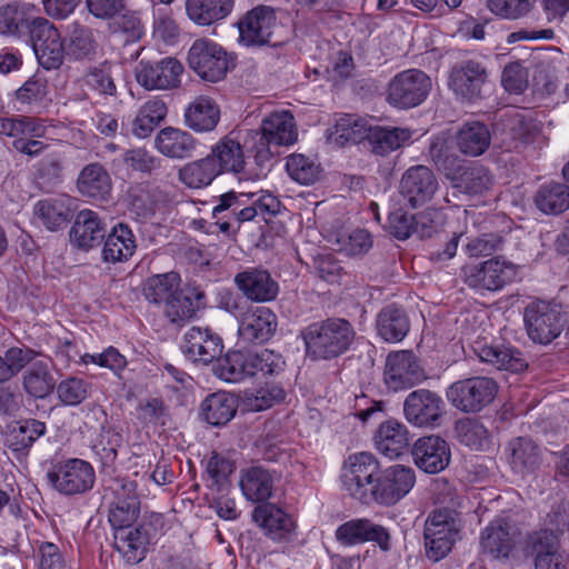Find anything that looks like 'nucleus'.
Returning a JSON list of instances; mask_svg holds the SVG:
<instances>
[{
    "label": "nucleus",
    "instance_id": "obj_1",
    "mask_svg": "<svg viewBox=\"0 0 569 569\" xmlns=\"http://www.w3.org/2000/svg\"><path fill=\"white\" fill-rule=\"evenodd\" d=\"M355 335L351 323L341 318L313 322L301 332L307 356L313 360H330L345 353Z\"/></svg>",
    "mask_w": 569,
    "mask_h": 569
},
{
    "label": "nucleus",
    "instance_id": "obj_2",
    "mask_svg": "<svg viewBox=\"0 0 569 569\" xmlns=\"http://www.w3.org/2000/svg\"><path fill=\"white\" fill-rule=\"evenodd\" d=\"M465 283L478 291H499L515 281L518 266L503 257H492L479 263L462 268Z\"/></svg>",
    "mask_w": 569,
    "mask_h": 569
},
{
    "label": "nucleus",
    "instance_id": "obj_3",
    "mask_svg": "<svg viewBox=\"0 0 569 569\" xmlns=\"http://www.w3.org/2000/svg\"><path fill=\"white\" fill-rule=\"evenodd\" d=\"M249 197H253V194H237L233 191L222 194L219 203L212 209L213 217H218L223 211H233V220L239 228L242 222L251 221L257 216H261L267 221L268 218L280 212L281 202L273 194L262 193L247 204Z\"/></svg>",
    "mask_w": 569,
    "mask_h": 569
},
{
    "label": "nucleus",
    "instance_id": "obj_4",
    "mask_svg": "<svg viewBox=\"0 0 569 569\" xmlns=\"http://www.w3.org/2000/svg\"><path fill=\"white\" fill-rule=\"evenodd\" d=\"M498 392L497 382L489 377H471L453 382L447 390L451 405L462 412H478L491 403Z\"/></svg>",
    "mask_w": 569,
    "mask_h": 569
},
{
    "label": "nucleus",
    "instance_id": "obj_5",
    "mask_svg": "<svg viewBox=\"0 0 569 569\" xmlns=\"http://www.w3.org/2000/svg\"><path fill=\"white\" fill-rule=\"evenodd\" d=\"M380 471L379 461L372 453L351 455L343 467L342 486L355 499L370 503V491Z\"/></svg>",
    "mask_w": 569,
    "mask_h": 569
},
{
    "label": "nucleus",
    "instance_id": "obj_6",
    "mask_svg": "<svg viewBox=\"0 0 569 569\" xmlns=\"http://www.w3.org/2000/svg\"><path fill=\"white\" fill-rule=\"evenodd\" d=\"M247 136L252 140V151L257 156H262L269 149V146H290L297 141L298 132L295 118L290 111H274L263 118L258 130L247 131Z\"/></svg>",
    "mask_w": 569,
    "mask_h": 569
},
{
    "label": "nucleus",
    "instance_id": "obj_7",
    "mask_svg": "<svg viewBox=\"0 0 569 569\" xmlns=\"http://www.w3.org/2000/svg\"><path fill=\"white\" fill-rule=\"evenodd\" d=\"M431 89L430 78L421 70L409 69L396 74L387 89V101L399 109L422 103Z\"/></svg>",
    "mask_w": 569,
    "mask_h": 569
},
{
    "label": "nucleus",
    "instance_id": "obj_8",
    "mask_svg": "<svg viewBox=\"0 0 569 569\" xmlns=\"http://www.w3.org/2000/svg\"><path fill=\"white\" fill-rule=\"evenodd\" d=\"M47 479L58 492L74 496L91 490L96 481V473L88 461L72 458L57 463L47 473Z\"/></svg>",
    "mask_w": 569,
    "mask_h": 569
},
{
    "label": "nucleus",
    "instance_id": "obj_9",
    "mask_svg": "<svg viewBox=\"0 0 569 569\" xmlns=\"http://www.w3.org/2000/svg\"><path fill=\"white\" fill-rule=\"evenodd\" d=\"M188 64L202 80L218 82L229 69L224 49L212 40L197 39L188 51Z\"/></svg>",
    "mask_w": 569,
    "mask_h": 569
},
{
    "label": "nucleus",
    "instance_id": "obj_10",
    "mask_svg": "<svg viewBox=\"0 0 569 569\" xmlns=\"http://www.w3.org/2000/svg\"><path fill=\"white\" fill-rule=\"evenodd\" d=\"M523 319L529 338L541 345H548L559 337L565 322L557 306L541 300L526 307Z\"/></svg>",
    "mask_w": 569,
    "mask_h": 569
},
{
    "label": "nucleus",
    "instance_id": "obj_11",
    "mask_svg": "<svg viewBox=\"0 0 569 569\" xmlns=\"http://www.w3.org/2000/svg\"><path fill=\"white\" fill-rule=\"evenodd\" d=\"M448 84L458 99L475 102L483 98L489 73L481 61L463 60L451 68Z\"/></svg>",
    "mask_w": 569,
    "mask_h": 569
},
{
    "label": "nucleus",
    "instance_id": "obj_12",
    "mask_svg": "<svg viewBox=\"0 0 569 569\" xmlns=\"http://www.w3.org/2000/svg\"><path fill=\"white\" fill-rule=\"evenodd\" d=\"M416 483L413 469L395 465L380 471L370 491V502L393 506L406 497Z\"/></svg>",
    "mask_w": 569,
    "mask_h": 569
},
{
    "label": "nucleus",
    "instance_id": "obj_13",
    "mask_svg": "<svg viewBox=\"0 0 569 569\" xmlns=\"http://www.w3.org/2000/svg\"><path fill=\"white\" fill-rule=\"evenodd\" d=\"M426 557L438 562L451 551L453 543L459 539L457 522L441 511L432 512L425 525Z\"/></svg>",
    "mask_w": 569,
    "mask_h": 569
},
{
    "label": "nucleus",
    "instance_id": "obj_14",
    "mask_svg": "<svg viewBox=\"0 0 569 569\" xmlns=\"http://www.w3.org/2000/svg\"><path fill=\"white\" fill-rule=\"evenodd\" d=\"M425 379V370L411 350L392 351L387 356L383 380L388 389H409Z\"/></svg>",
    "mask_w": 569,
    "mask_h": 569
},
{
    "label": "nucleus",
    "instance_id": "obj_15",
    "mask_svg": "<svg viewBox=\"0 0 569 569\" xmlns=\"http://www.w3.org/2000/svg\"><path fill=\"white\" fill-rule=\"evenodd\" d=\"M30 40L40 66L47 70L58 69L67 54L58 29L46 18L32 23Z\"/></svg>",
    "mask_w": 569,
    "mask_h": 569
},
{
    "label": "nucleus",
    "instance_id": "obj_16",
    "mask_svg": "<svg viewBox=\"0 0 569 569\" xmlns=\"http://www.w3.org/2000/svg\"><path fill=\"white\" fill-rule=\"evenodd\" d=\"M182 72V63L167 57L156 62L140 61L136 68V79L147 90H171L180 86Z\"/></svg>",
    "mask_w": 569,
    "mask_h": 569
},
{
    "label": "nucleus",
    "instance_id": "obj_17",
    "mask_svg": "<svg viewBox=\"0 0 569 569\" xmlns=\"http://www.w3.org/2000/svg\"><path fill=\"white\" fill-rule=\"evenodd\" d=\"M445 411L442 398L435 391L418 389L410 392L403 402L408 422L417 427L439 426Z\"/></svg>",
    "mask_w": 569,
    "mask_h": 569
},
{
    "label": "nucleus",
    "instance_id": "obj_18",
    "mask_svg": "<svg viewBox=\"0 0 569 569\" xmlns=\"http://www.w3.org/2000/svg\"><path fill=\"white\" fill-rule=\"evenodd\" d=\"M277 27L274 10L271 7L258 6L238 21L240 41L248 47L274 44L272 38Z\"/></svg>",
    "mask_w": 569,
    "mask_h": 569
},
{
    "label": "nucleus",
    "instance_id": "obj_19",
    "mask_svg": "<svg viewBox=\"0 0 569 569\" xmlns=\"http://www.w3.org/2000/svg\"><path fill=\"white\" fill-rule=\"evenodd\" d=\"M439 189L433 171L423 164L408 168L400 180V194L412 208L421 207L431 201Z\"/></svg>",
    "mask_w": 569,
    "mask_h": 569
},
{
    "label": "nucleus",
    "instance_id": "obj_20",
    "mask_svg": "<svg viewBox=\"0 0 569 569\" xmlns=\"http://www.w3.org/2000/svg\"><path fill=\"white\" fill-rule=\"evenodd\" d=\"M523 552L532 557L535 569H567V559L558 550V539L551 530L528 535Z\"/></svg>",
    "mask_w": 569,
    "mask_h": 569
},
{
    "label": "nucleus",
    "instance_id": "obj_21",
    "mask_svg": "<svg viewBox=\"0 0 569 569\" xmlns=\"http://www.w3.org/2000/svg\"><path fill=\"white\" fill-rule=\"evenodd\" d=\"M182 351L192 362L209 365L221 356V337L206 327H191L183 336Z\"/></svg>",
    "mask_w": 569,
    "mask_h": 569
},
{
    "label": "nucleus",
    "instance_id": "obj_22",
    "mask_svg": "<svg viewBox=\"0 0 569 569\" xmlns=\"http://www.w3.org/2000/svg\"><path fill=\"white\" fill-rule=\"evenodd\" d=\"M411 455L415 465L426 473H438L445 470L451 459L449 443L436 435L417 439L412 446Z\"/></svg>",
    "mask_w": 569,
    "mask_h": 569
},
{
    "label": "nucleus",
    "instance_id": "obj_23",
    "mask_svg": "<svg viewBox=\"0 0 569 569\" xmlns=\"http://www.w3.org/2000/svg\"><path fill=\"white\" fill-rule=\"evenodd\" d=\"M336 538L346 546L373 541L385 551L390 549L389 531L367 518L352 519L340 525L336 530Z\"/></svg>",
    "mask_w": 569,
    "mask_h": 569
},
{
    "label": "nucleus",
    "instance_id": "obj_24",
    "mask_svg": "<svg viewBox=\"0 0 569 569\" xmlns=\"http://www.w3.org/2000/svg\"><path fill=\"white\" fill-rule=\"evenodd\" d=\"M277 329V316L267 307L249 308L241 313L239 337L247 342L268 341Z\"/></svg>",
    "mask_w": 569,
    "mask_h": 569
},
{
    "label": "nucleus",
    "instance_id": "obj_25",
    "mask_svg": "<svg viewBox=\"0 0 569 569\" xmlns=\"http://www.w3.org/2000/svg\"><path fill=\"white\" fill-rule=\"evenodd\" d=\"M473 351L481 362L498 370L519 373L528 368L523 353L510 345L476 342Z\"/></svg>",
    "mask_w": 569,
    "mask_h": 569
},
{
    "label": "nucleus",
    "instance_id": "obj_26",
    "mask_svg": "<svg viewBox=\"0 0 569 569\" xmlns=\"http://www.w3.org/2000/svg\"><path fill=\"white\" fill-rule=\"evenodd\" d=\"M234 283L247 299L256 302L272 301L279 292L277 281L261 268H249L237 273Z\"/></svg>",
    "mask_w": 569,
    "mask_h": 569
},
{
    "label": "nucleus",
    "instance_id": "obj_27",
    "mask_svg": "<svg viewBox=\"0 0 569 569\" xmlns=\"http://www.w3.org/2000/svg\"><path fill=\"white\" fill-rule=\"evenodd\" d=\"M244 148L252 150V140L246 134V140L243 144H241L239 137H234L233 132H231L220 139L217 144L211 148L209 156L213 158L219 173H238L243 170L246 164Z\"/></svg>",
    "mask_w": 569,
    "mask_h": 569
},
{
    "label": "nucleus",
    "instance_id": "obj_28",
    "mask_svg": "<svg viewBox=\"0 0 569 569\" xmlns=\"http://www.w3.org/2000/svg\"><path fill=\"white\" fill-rule=\"evenodd\" d=\"M106 222L96 211L84 209L78 212L70 230V240L82 250L98 247L106 237Z\"/></svg>",
    "mask_w": 569,
    "mask_h": 569
},
{
    "label": "nucleus",
    "instance_id": "obj_29",
    "mask_svg": "<svg viewBox=\"0 0 569 569\" xmlns=\"http://www.w3.org/2000/svg\"><path fill=\"white\" fill-rule=\"evenodd\" d=\"M518 530L503 520L492 521L481 533V548L495 559H508L516 547Z\"/></svg>",
    "mask_w": 569,
    "mask_h": 569
},
{
    "label": "nucleus",
    "instance_id": "obj_30",
    "mask_svg": "<svg viewBox=\"0 0 569 569\" xmlns=\"http://www.w3.org/2000/svg\"><path fill=\"white\" fill-rule=\"evenodd\" d=\"M507 460L511 469L519 475L533 472L542 462L540 447L529 437H517L506 447Z\"/></svg>",
    "mask_w": 569,
    "mask_h": 569
},
{
    "label": "nucleus",
    "instance_id": "obj_31",
    "mask_svg": "<svg viewBox=\"0 0 569 569\" xmlns=\"http://www.w3.org/2000/svg\"><path fill=\"white\" fill-rule=\"evenodd\" d=\"M136 249L137 240L133 231L127 224L119 222L106 233L101 257L107 263L124 262L133 256Z\"/></svg>",
    "mask_w": 569,
    "mask_h": 569
},
{
    "label": "nucleus",
    "instance_id": "obj_32",
    "mask_svg": "<svg viewBox=\"0 0 569 569\" xmlns=\"http://www.w3.org/2000/svg\"><path fill=\"white\" fill-rule=\"evenodd\" d=\"M197 147V140L188 131L166 127L154 138V148L162 156L170 159L190 158Z\"/></svg>",
    "mask_w": 569,
    "mask_h": 569
},
{
    "label": "nucleus",
    "instance_id": "obj_33",
    "mask_svg": "<svg viewBox=\"0 0 569 569\" xmlns=\"http://www.w3.org/2000/svg\"><path fill=\"white\" fill-rule=\"evenodd\" d=\"M77 189L83 197L107 201L112 189L110 174L102 164L89 163L78 176Z\"/></svg>",
    "mask_w": 569,
    "mask_h": 569
},
{
    "label": "nucleus",
    "instance_id": "obj_34",
    "mask_svg": "<svg viewBox=\"0 0 569 569\" xmlns=\"http://www.w3.org/2000/svg\"><path fill=\"white\" fill-rule=\"evenodd\" d=\"M252 518L272 540L286 539L295 528L291 517L272 503L257 506Z\"/></svg>",
    "mask_w": 569,
    "mask_h": 569
},
{
    "label": "nucleus",
    "instance_id": "obj_35",
    "mask_svg": "<svg viewBox=\"0 0 569 569\" xmlns=\"http://www.w3.org/2000/svg\"><path fill=\"white\" fill-rule=\"evenodd\" d=\"M33 11L34 6L23 2H12L0 8V33L30 37L32 23L38 18Z\"/></svg>",
    "mask_w": 569,
    "mask_h": 569
},
{
    "label": "nucleus",
    "instance_id": "obj_36",
    "mask_svg": "<svg viewBox=\"0 0 569 569\" xmlns=\"http://www.w3.org/2000/svg\"><path fill=\"white\" fill-rule=\"evenodd\" d=\"M219 120V106L209 97H198L184 111V124L194 132L212 131Z\"/></svg>",
    "mask_w": 569,
    "mask_h": 569
},
{
    "label": "nucleus",
    "instance_id": "obj_37",
    "mask_svg": "<svg viewBox=\"0 0 569 569\" xmlns=\"http://www.w3.org/2000/svg\"><path fill=\"white\" fill-rule=\"evenodd\" d=\"M234 0H186L188 18L198 26H211L226 19L233 10Z\"/></svg>",
    "mask_w": 569,
    "mask_h": 569
},
{
    "label": "nucleus",
    "instance_id": "obj_38",
    "mask_svg": "<svg viewBox=\"0 0 569 569\" xmlns=\"http://www.w3.org/2000/svg\"><path fill=\"white\" fill-rule=\"evenodd\" d=\"M376 448L389 458L399 457L409 445V431L397 420H387L379 426L375 436Z\"/></svg>",
    "mask_w": 569,
    "mask_h": 569
},
{
    "label": "nucleus",
    "instance_id": "obj_39",
    "mask_svg": "<svg viewBox=\"0 0 569 569\" xmlns=\"http://www.w3.org/2000/svg\"><path fill=\"white\" fill-rule=\"evenodd\" d=\"M114 548L122 556L126 562L136 565L144 559L149 536L146 530L139 527L121 529L114 532Z\"/></svg>",
    "mask_w": 569,
    "mask_h": 569
},
{
    "label": "nucleus",
    "instance_id": "obj_40",
    "mask_svg": "<svg viewBox=\"0 0 569 569\" xmlns=\"http://www.w3.org/2000/svg\"><path fill=\"white\" fill-rule=\"evenodd\" d=\"M239 486L247 500L264 502L272 496L274 482L267 469L251 467L242 471Z\"/></svg>",
    "mask_w": 569,
    "mask_h": 569
},
{
    "label": "nucleus",
    "instance_id": "obj_41",
    "mask_svg": "<svg viewBox=\"0 0 569 569\" xmlns=\"http://www.w3.org/2000/svg\"><path fill=\"white\" fill-rule=\"evenodd\" d=\"M376 327L385 341L399 342L408 335L410 321L403 309L391 305L379 312Z\"/></svg>",
    "mask_w": 569,
    "mask_h": 569
},
{
    "label": "nucleus",
    "instance_id": "obj_42",
    "mask_svg": "<svg viewBox=\"0 0 569 569\" xmlns=\"http://www.w3.org/2000/svg\"><path fill=\"white\" fill-rule=\"evenodd\" d=\"M491 136L488 127L479 121L465 123L456 136L460 152L469 157H478L487 151Z\"/></svg>",
    "mask_w": 569,
    "mask_h": 569
},
{
    "label": "nucleus",
    "instance_id": "obj_43",
    "mask_svg": "<svg viewBox=\"0 0 569 569\" xmlns=\"http://www.w3.org/2000/svg\"><path fill=\"white\" fill-rule=\"evenodd\" d=\"M238 401L227 392L209 395L201 403L204 420L212 426H222L236 415Z\"/></svg>",
    "mask_w": 569,
    "mask_h": 569
},
{
    "label": "nucleus",
    "instance_id": "obj_44",
    "mask_svg": "<svg viewBox=\"0 0 569 569\" xmlns=\"http://www.w3.org/2000/svg\"><path fill=\"white\" fill-rule=\"evenodd\" d=\"M69 199L48 198L34 206V214L51 231L63 228L71 219Z\"/></svg>",
    "mask_w": 569,
    "mask_h": 569
},
{
    "label": "nucleus",
    "instance_id": "obj_45",
    "mask_svg": "<svg viewBox=\"0 0 569 569\" xmlns=\"http://www.w3.org/2000/svg\"><path fill=\"white\" fill-rule=\"evenodd\" d=\"M535 203L543 213H562L569 208V186L562 182L542 184L536 192Z\"/></svg>",
    "mask_w": 569,
    "mask_h": 569
},
{
    "label": "nucleus",
    "instance_id": "obj_46",
    "mask_svg": "<svg viewBox=\"0 0 569 569\" xmlns=\"http://www.w3.org/2000/svg\"><path fill=\"white\" fill-rule=\"evenodd\" d=\"M411 138V131L402 128H369L367 140L372 152L379 156H386L402 147Z\"/></svg>",
    "mask_w": 569,
    "mask_h": 569
},
{
    "label": "nucleus",
    "instance_id": "obj_47",
    "mask_svg": "<svg viewBox=\"0 0 569 569\" xmlns=\"http://www.w3.org/2000/svg\"><path fill=\"white\" fill-rule=\"evenodd\" d=\"M219 174V169L216 167L213 158L209 154L184 164L178 172L179 180L193 189L209 186Z\"/></svg>",
    "mask_w": 569,
    "mask_h": 569
},
{
    "label": "nucleus",
    "instance_id": "obj_48",
    "mask_svg": "<svg viewBox=\"0 0 569 569\" xmlns=\"http://www.w3.org/2000/svg\"><path fill=\"white\" fill-rule=\"evenodd\" d=\"M22 383L27 393L40 399L50 395L56 387L54 378L44 361L32 362L23 373Z\"/></svg>",
    "mask_w": 569,
    "mask_h": 569
},
{
    "label": "nucleus",
    "instance_id": "obj_49",
    "mask_svg": "<svg viewBox=\"0 0 569 569\" xmlns=\"http://www.w3.org/2000/svg\"><path fill=\"white\" fill-rule=\"evenodd\" d=\"M492 183L493 177L489 169L473 162L465 168L452 186L463 193L476 196L488 191Z\"/></svg>",
    "mask_w": 569,
    "mask_h": 569
},
{
    "label": "nucleus",
    "instance_id": "obj_50",
    "mask_svg": "<svg viewBox=\"0 0 569 569\" xmlns=\"http://www.w3.org/2000/svg\"><path fill=\"white\" fill-rule=\"evenodd\" d=\"M167 106L160 99L147 101L138 111L132 122V133L138 138H147L166 118Z\"/></svg>",
    "mask_w": 569,
    "mask_h": 569
},
{
    "label": "nucleus",
    "instance_id": "obj_51",
    "mask_svg": "<svg viewBox=\"0 0 569 569\" xmlns=\"http://www.w3.org/2000/svg\"><path fill=\"white\" fill-rule=\"evenodd\" d=\"M429 156L438 170L443 172V174L451 181L452 184L457 181L459 174H461V172L467 167L463 164V161L450 150L446 141L442 139L432 141Z\"/></svg>",
    "mask_w": 569,
    "mask_h": 569
},
{
    "label": "nucleus",
    "instance_id": "obj_52",
    "mask_svg": "<svg viewBox=\"0 0 569 569\" xmlns=\"http://www.w3.org/2000/svg\"><path fill=\"white\" fill-rule=\"evenodd\" d=\"M180 277L177 272L154 274L143 284V295L149 302L164 305L179 289Z\"/></svg>",
    "mask_w": 569,
    "mask_h": 569
},
{
    "label": "nucleus",
    "instance_id": "obj_53",
    "mask_svg": "<svg viewBox=\"0 0 569 569\" xmlns=\"http://www.w3.org/2000/svg\"><path fill=\"white\" fill-rule=\"evenodd\" d=\"M455 431L458 441L471 450H483L490 442L487 428L477 419L465 418L458 420Z\"/></svg>",
    "mask_w": 569,
    "mask_h": 569
},
{
    "label": "nucleus",
    "instance_id": "obj_54",
    "mask_svg": "<svg viewBox=\"0 0 569 569\" xmlns=\"http://www.w3.org/2000/svg\"><path fill=\"white\" fill-rule=\"evenodd\" d=\"M203 298V292H198L194 297H190L178 289L163 305V312L171 322L189 320L194 317L199 309V300Z\"/></svg>",
    "mask_w": 569,
    "mask_h": 569
},
{
    "label": "nucleus",
    "instance_id": "obj_55",
    "mask_svg": "<svg viewBox=\"0 0 569 569\" xmlns=\"http://www.w3.org/2000/svg\"><path fill=\"white\" fill-rule=\"evenodd\" d=\"M36 357L29 348L12 347L0 356V385H3L22 371Z\"/></svg>",
    "mask_w": 569,
    "mask_h": 569
},
{
    "label": "nucleus",
    "instance_id": "obj_56",
    "mask_svg": "<svg viewBox=\"0 0 569 569\" xmlns=\"http://www.w3.org/2000/svg\"><path fill=\"white\" fill-rule=\"evenodd\" d=\"M286 169L292 180L300 184H312L320 176V166L311 158L293 153L287 158Z\"/></svg>",
    "mask_w": 569,
    "mask_h": 569
},
{
    "label": "nucleus",
    "instance_id": "obj_57",
    "mask_svg": "<svg viewBox=\"0 0 569 569\" xmlns=\"http://www.w3.org/2000/svg\"><path fill=\"white\" fill-rule=\"evenodd\" d=\"M163 201V194L159 189L141 188L131 197L130 211L138 220L146 221L152 218Z\"/></svg>",
    "mask_w": 569,
    "mask_h": 569
},
{
    "label": "nucleus",
    "instance_id": "obj_58",
    "mask_svg": "<svg viewBox=\"0 0 569 569\" xmlns=\"http://www.w3.org/2000/svg\"><path fill=\"white\" fill-rule=\"evenodd\" d=\"M246 352L229 351L223 358H218L214 373L227 382H238L246 378Z\"/></svg>",
    "mask_w": 569,
    "mask_h": 569
},
{
    "label": "nucleus",
    "instance_id": "obj_59",
    "mask_svg": "<svg viewBox=\"0 0 569 569\" xmlns=\"http://www.w3.org/2000/svg\"><path fill=\"white\" fill-rule=\"evenodd\" d=\"M67 54L76 60L94 53L96 41L92 31L83 26L74 24L69 34Z\"/></svg>",
    "mask_w": 569,
    "mask_h": 569
},
{
    "label": "nucleus",
    "instance_id": "obj_60",
    "mask_svg": "<svg viewBox=\"0 0 569 569\" xmlns=\"http://www.w3.org/2000/svg\"><path fill=\"white\" fill-rule=\"evenodd\" d=\"M536 0H487L488 9L496 16L516 20L527 16Z\"/></svg>",
    "mask_w": 569,
    "mask_h": 569
},
{
    "label": "nucleus",
    "instance_id": "obj_61",
    "mask_svg": "<svg viewBox=\"0 0 569 569\" xmlns=\"http://www.w3.org/2000/svg\"><path fill=\"white\" fill-rule=\"evenodd\" d=\"M90 385L77 377H69L57 386L60 401L67 406H78L87 399Z\"/></svg>",
    "mask_w": 569,
    "mask_h": 569
},
{
    "label": "nucleus",
    "instance_id": "obj_62",
    "mask_svg": "<svg viewBox=\"0 0 569 569\" xmlns=\"http://www.w3.org/2000/svg\"><path fill=\"white\" fill-rule=\"evenodd\" d=\"M369 128L366 123L352 114L341 116L336 121L335 133L345 142L357 143L367 139Z\"/></svg>",
    "mask_w": 569,
    "mask_h": 569
},
{
    "label": "nucleus",
    "instance_id": "obj_63",
    "mask_svg": "<svg viewBox=\"0 0 569 569\" xmlns=\"http://www.w3.org/2000/svg\"><path fill=\"white\" fill-rule=\"evenodd\" d=\"M86 86L102 96H114L117 87L109 64L90 69L84 76Z\"/></svg>",
    "mask_w": 569,
    "mask_h": 569
},
{
    "label": "nucleus",
    "instance_id": "obj_64",
    "mask_svg": "<svg viewBox=\"0 0 569 569\" xmlns=\"http://www.w3.org/2000/svg\"><path fill=\"white\" fill-rule=\"evenodd\" d=\"M283 399V389L272 383H267L266 386L247 395V403L253 411L268 409Z\"/></svg>",
    "mask_w": 569,
    "mask_h": 569
}]
</instances>
